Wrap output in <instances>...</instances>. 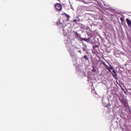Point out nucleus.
<instances>
[{"label":"nucleus","mask_w":131,"mask_h":131,"mask_svg":"<svg viewBox=\"0 0 131 131\" xmlns=\"http://www.w3.org/2000/svg\"><path fill=\"white\" fill-rule=\"evenodd\" d=\"M120 53H121V52H120V51H118V50L115 51L114 52V55L116 56V57H117V56H118V55H120Z\"/></svg>","instance_id":"obj_3"},{"label":"nucleus","mask_w":131,"mask_h":131,"mask_svg":"<svg viewBox=\"0 0 131 131\" xmlns=\"http://www.w3.org/2000/svg\"><path fill=\"white\" fill-rule=\"evenodd\" d=\"M98 46L97 45H96L95 46H94L93 47V50H95L96 49V48H98Z\"/></svg>","instance_id":"obj_12"},{"label":"nucleus","mask_w":131,"mask_h":131,"mask_svg":"<svg viewBox=\"0 0 131 131\" xmlns=\"http://www.w3.org/2000/svg\"><path fill=\"white\" fill-rule=\"evenodd\" d=\"M73 22H75V23H76V22H79V17H76V19H74L73 20Z\"/></svg>","instance_id":"obj_6"},{"label":"nucleus","mask_w":131,"mask_h":131,"mask_svg":"<svg viewBox=\"0 0 131 131\" xmlns=\"http://www.w3.org/2000/svg\"><path fill=\"white\" fill-rule=\"evenodd\" d=\"M113 73H111L112 75L114 76V77H117V74L116 73V72H115V70H113Z\"/></svg>","instance_id":"obj_5"},{"label":"nucleus","mask_w":131,"mask_h":131,"mask_svg":"<svg viewBox=\"0 0 131 131\" xmlns=\"http://www.w3.org/2000/svg\"><path fill=\"white\" fill-rule=\"evenodd\" d=\"M92 72H96V70L95 69V67H93V69L92 70Z\"/></svg>","instance_id":"obj_11"},{"label":"nucleus","mask_w":131,"mask_h":131,"mask_svg":"<svg viewBox=\"0 0 131 131\" xmlns=\"http://www.w3.org/2000/svg\"><path fill=\"white\" fill-rule=\"evenodd\" d=\"M55 9L56 10H57V11H62V5H61V4H59V3H57L55 5Z\"/></svg>","instance_id":"obj_2"},{"label":"nucleus","mask_w":131,"mask_h":131,"mask_svg":"<svg viewBox=\"0 0 131 131\" xmlns=\"http://www.w3.org/2000/svg\"><path fill=\"white\" fill-rule=\"evenodd\" d=\"M120 20L122 21V22H124V18L123 17H120Z\"/></svg>","instance_id":"obj_10"},{"label":"nucleus","mask_w":131,"mask_h":131,"mask_svg":"<svg viewBox=\"0 0 131 131\" xmlns=\"http://www.w3.org/2000/svg\"><path fill=\"white\" fill-rule=\"evenodd\" d=\"M83 58L85 59V60H89V57H88V56L86 55H84L83 56Z\"/></svg>","instance_id":"obj_9"},{"label":"nucleus","mask_w":131,"mask_h":131,"mask_svg":"<svg viewBox=\"0 0 131 131\" xmlns=\"http://www.w3.org/2000/svg\"><path fill=\"white\" fill-rule=\"evenodd\" d=\"M79 53H80V54H81V51H79Z\"/></svg>","instance_id":"obj_13"},{"label":"nucleus","mask_w":131,"mask_h":131,"mask_svg":"<svg viewBox=\"0 0 131 131\" xmlns=\"http://www.w3.org/2000/svg\"><path fill=\"white\" fill-rule=\"evenodd\" d=\"M102 64L103 65V66H104V67H105V68H106V69L108 70L109 72L112 73V72H111V70H113V67H112V66L110 64V67H108L107 64H106V63H105L104 62L102 63Z\"/></svg>","instance_id":"obj_1"},{"label":"nucleus","mask_w":131,"mask_h":131,"mask_svg":"<svg viewBox=\"0 0 131 131\" xmlns=\"http://www.w3.org/2000/svg\"><path fill=\"white\" fill-rule=\"evenodd\" d=\"M87 48H88V46H86V45H85L84 47H82L83 51H84V52H86Z\"/></svg>","instance_id":"obj_7"},{"label":"nucleus","mask_w":131,"mask_h":131,"mask_svg":"<svg viewBox=\"0 0 131 131\" xmlns=\"http://www.w3.org/2000/svg\"><path fill=\"white\" fill-rule=\"evenodd\" d=\"M81 40L82 41H86V42H90V39H88L86 38H80Z\"/></svg>","instance_id":"obj_4"},{"label":"nucleus","mask_w":131,"mask_h":131,"mask_svg":"<svg viewBox=\"0 0 131 131\" xmlns=\"http://www.w3.org/2000/svg\"><path fill=\"white\" fill-rule=\"evenodd\" d=\"M64 15H65L66 16V17H67V20L68 21H69V18H70V16H69V15H68L66 13H64Z\"/></svg>","instance_id":"obj_8"}]
</instances>
